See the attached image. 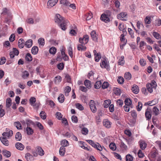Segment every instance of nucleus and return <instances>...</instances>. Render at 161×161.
<instances>
[{"label":"nucleus","instance_id":"nucleus-1","mask_svg":"<svg viewBox=\"0 0 161 161\" xmlns=\"http://www.w3.org/2000/svg\"><path fill=\"white\" fill-rule=\"evenodd\" d=\"M54 21L62 30L65 31L66 29L68 21L67 20L64 19L59 14H56L54 18Z\"/></svg>","mask_w":161,"mask_h":161},{"label":"nucleus","instance_id":"nucleus-2","mask_svg":"<svg viewBox=\"0 0 161 161\" xmlns=\"http://www.w3.org/2000/svg\"><path fill=\"white\" fill-rule=\"evenodd\" d=\"M90 109L93 113H95L97 111V108L95 106V103L93 100H91L89 103Z\"/></svg>","mask_w":161,"mask_h":161},{"label":"nucleus","instance_id":"nucleus-3","mask_svg":"<svg viewBox=\"0 0 161 161\" xmlns=\"http://www.w3.org/2000/svg\"><path fill=\"white\" fill-rule=\"evenodd\" d=\"M58 0H49L47 3L48 8H50L57 3Z\"/></svg>","mask_w":161,"mask_h":161},{"label":"nucleus","instance_id":"nucleus-4","mask_svg":"<svg viewBox=\"0 0 161 161\" xmlns=\"http://www.w3.org/2000/svg\"><path fill=\"white\" fill-rule=\"evenodd\" d=\"M95 56V60L97 62L99 61L100 59L101 58V55L100 53H97L96 51L95 50L93 51Z\"/></svg>","mask_w":161,"mask_h":161},{"label":"nucleus","instance_id":"nucleus-5","mask_svg":"<svg viewBox=\"0 0 161 161\" xmlns=\"http://www.w3.org/2000/svg\"><path fill=\"white\" fill-rule=\"evenodd\" d=\"M127 14L125 12L120 13L119 14L117 15V18L118 19H120L123 21H126V19L123 18L125 17Z\"/></svg>","mask_w":161,"mask_h":161},{"label":"nucleus","instance_id":"nucleus-6","mask_svg":"<svg viewBox=\"0 0 161 161\" xmlns=\"http://www.w3.org/2000/svg\"><path fill=\"white\" fill-rule=\"evenodd\" d=\"M100 19L101 20L107 23L110 21V19L109 17L106 16L104 14H102L101 16Z\"/></svg>","mask_w":161,"mask_h":161},{"label":"nucleus","instance_id":"nucleus-7","mask_svg":"<svg viewBox=\"0 0 161 161\" xmlns=\"http://www.w3.org/2000/svg\"><path fill=\"white\" fill-rule=\"evenodd\" d=\"M100 66L101 67H104L107 69H108L109 68V65L107 63L106 60L103 61L102 63L100 64Z\"/></svg>","mask_w":161,"mask_h":161},{"label":"nucleus","instance_id":"nucleus-8","mask_svg":"<svg viewBox=\"0 0 161 161\" xmlns=\"http://www.w3.org/2000/svg\"><path fill=\"white\" fill-rule=\"evenodd\" d=\"M25 158L27 161H33L34 160L33 156L30 153H26Z\"/></svg>","mask_w":161,"mask_h":161},{"label":"nucleus","instance_id":"nucleus-9","mask_svg":"<svg viewBox=\"0 0 161 161\" xmlns=\"http://www.w3.org/2000/svg\"><path fill=\"white\" fill-rule=\"evenodd\" d=\"M0 140L3 145L6 146H8L9 145V142L5 137H0Z\"/></svg>","mask_w":161,"mask_h":161},{"label":"nucleus","instance_id":"nucleus-10","mask_svg":"<svg viewBox=\"0 0 161 161\" xmlns=\"http://www.w3.org/2000/svg\"><path fill=\"white\" fill-rule=\"evenodd\" d=\"M145 115L147 120H149L151 119L152 117L151 111L150 110H149L148 108L146 110Z\"/></svg>","mask_w":161,"mask_h":161},{"label":"nucleus","instance_id":"nucleus-11","mask_svg":"<svg viewBox=\"0 0 161 161\" xmlns=\"http://www.w3.org/2000/svg\"><path fill=\"white\" fill-rule=\"evenodd\" d=\"M15 146L19 150H22L24 148V146L21 143L17 142L15 144Z\"/></svg>","mask_w":161,"mask_h":161},{"label":"nucleus","instance_id":"nucleus-12","mask_svg":"<svg viewBox=\"0 0 161 161\" xmlns=\"http://www.w3.org/2000/svg\"><path fill=\"white\" fill-rule=\"evenodd\" d=\"M25 41L23 39L21 38L18 41V45L20 48H23L25 45Z\"/></svg>","mask_w":161,"mask_h":161},{"label":"nucleus","instance_id":"nucleus-13","mask_svg":"<svg viewBox=\"0 0 161 161\" xmlns=\"http://www.w3.org/2000/svg\"><path fill=\"white\" fill-rule=\"evenodd\" d=\"M32 45V40L29 39L26 41L25 44V46L27 48H30Z\"/></svg>","mask_w":161,"mask_h":161},{"label":"nucleus","instance_id":"nucleus-14","mask_svg":"<svg viewBox=\"0 0 161 161\" xmlns=\"http://www.w3.org/2000/svg\"><path fill=\"white\" fill-rule=\"evenodd\" d=\"M91 35L92 40L95 42H97V38L96 36V32L95 31H92L91 32Z\"/></svg>","mask_w":161,"mask_h":161},{"label":"nucleus","instance_id":"nucleus-15","mask_svg":"<svg viewBox=\"0 0 161 161\" xmlns=\"http://www.w3.org/2000/svg\"><path fill=\"white\" fill-rule=\"evenodd\" d=\"M139 145L141 148L142 150H144L146 147L147 144L144 141H140Z\"/></svg>","mask_w":161,"mask_h":161},{"label":"nucleus","instance_id":"nucleus-16","mask_svg":"<svg viewBox=\"0 0 161 161\" xmlns=\"http://www.w3.org/2000/svg\"><path fill=\"white\" fill-rule=\"evenodd\" d=\"M131 90L133 92L136 94H137L139 91L138 86L135 85H133Z\"/></svg>","mask_w":161,"mask_h":161},{"label":"nucleus","instance_id":"nucleus-17","mask_svg":"<svg viewBox=\"0 0 161 161\" xmlns=\"http://www.w3.org/2000/svg\"><path fill=\"white\" fill-rule=\"evenodd\" d=\"M14 125L18 130H21L23 127L20 123L19 121L15 122L14 123Z\"/></svg>","mask_w":161,"mask_h":161},{"label":"nucleus","instance_id":"nucleus-18","mask_svg":"<svg viewBox=\"0 0 161 161\" xmlns=\"http://www.w3.org/2000/svg\"><path fill=\"white\" fill-rule=\"evenodd\" d=\"M26 131L27 134L28 135H31L34 133V131L32 128L30 127H27L26 128Z\"/></svg>","mask_w":161,"mask_h":161},{"label":"nucleus","instance_id":"nucleus-19","mask_svg":"<svg viewBox=\"0 0 161 161\" xmlns=\"http://www.w3.org/2000/svg\"><path fill=\"white\" fill-rule=\"evenodd\" d=\"M65 148L64 146H61L59 149V153L61 156H64L65 153Z\"/></svg>","mask_w":161,"mask_h":161},{"label":"nucleus","instance_id":"nucleus-20","mask_svg":"<svg viewBox=\"0 0 161 161\" xmlns=\"http://www.w3.org/2000/svg\"><path fill=\"white\" fill-rule=\"evenodd\" d=\"M38 51V48L37 47L35 46L33 47L31 49V53L33 54H36Z\"/></svg>","mask_w":161,"mask_h":161},{"label":"nucleus","instance_id":"nucleus-21","mask_svg":"<svg viewBox=\"0 0 161 161\" xmlns=\"http://www.w3.org/2000/svg\"><path fill=\"white\" fill-rule=\"evenodd\" d=\"M93 147L100 151H101L103 150V148L101 146L98 142L95 143Z\"/></svg>","mask_w":161,"mask_h":161},{"label":"nucleus","instance_id":"nucleus-22","mask_svg":"<svg viewBox=\"0 0 161 161\" xmlns=\"http://www.w3.org/2000/svg\"><path fill=\"white\" fill-rule=\"evenodd\" d=\"M37 150L39 155L42 156L44 154V152L41 147H37Z\"/></svg>","mask_w":161,"mask_h":161},{"label":"nucleus","instance_id":"nucleus-23","mask_svg":"<svg viewBox=\"0 0 161 161\" xmlns=\"http://www.w3.org/2000/svg\"><path fill=\"white\" fill-rule=\"evenodd\" d=\"M2 153L3 154L6 156L7 158L9 157L11 155V153L10 152L6 150H3Z\"/></svg>","mask_w":161,"mask_h":161},{"label":"nucleus","instance_id":"nucleus-24","mask_svg":"<svg viewBox=\"0 0 161 161\" xmlns=\"http://www.w3.org/2000/svg\"><path fill=\"white\" fill-rule=\"evenodd\" d=\"M58 99L60 103H63L64 100V95L62 94H60Z\"/></svg>","mask_w":161,"mask_h":161},{"label":"nucleus","instance_id":"nucleus-25","mask_svg":"<svg viewBox=\"0 0 161 161\" xmlns=\"http://www.w3.org/2000/svg\"><path fill=\"white\" fill-rule=\"evenodd\" d=\"M25 59L27 61H31L32 60V58L31 55L29 53H27L26 55Z\"/></svg>","mask_w":161,"mask_h":161},{"label":"nucleus","instance_id":"nucleus-26","mask_svg":"<svg viewBox=\"0 0 161 161\" xmlns=\"http://www.w3.org/2000/svg\"><path fill=\"white\" fill-rule=\"evenodd\" d=\"M85 46L82 44H79L77 46V49L79 51H85L86 49Z\"/></svg>","mask_w":161,"mask_h":161},{"label":"nucleus","instance_id":"nucleus-27","mask_svg":"<svg viewBox=\"0 0 161 161\" xmlns=\"http://www.w3.org/2000/svg\"><path fill=\"white\" fill-rule=\"evenodd\" d=\"M15 139L18 141H20L22 139L21 134L19 132H17L15 136Z\"/></svg>","mask_w":161,"mask_h":161},{"label":"nucleus","instance_id":"nucleus-28","mask_svg":"<svg viewBox=\"0 0 161 161\" xmlns=\"http://www.w3.org/2000/svg\"><path fill=\"white\" fill-rule=\"evenodd\" d=\"M62 78L60 76H57L55 77L54 82L56 84H58L61 81Z\"/></svg>","mask_w":161,"mask_h":161},{"label":"nucleus","instance_id":"nucleus-29","mask_svg":"<svg viewBox=\"0 0 161 161\" xmlns=\"http://www.w3.org/2000/svg\"><path fill=\"white\" fill-rule=\"evenodd\" d=\"M103 125L107 128H110L111 126L110 122L108 120H105L103 122Z\"/></svg>","mask_w":161,"mask_h":161},{"label":"nucleus","instance_id":"nucleus-30","mask_svg":"<svg viewBox=\"0 0 161 161\" xmlns=\"http://www.w3.org/2000/svg\"><path fill=\"white\" fill-rule=\"evenodd\" d=\"M111 103V101L110 100H105L104 101L103 105L105 108H107Z\"/></svg>","mask_w":161,"mask_h":161},{"label":"nucleus","instance_id":"nucleus-31","mask_svg":"<svg viewBox=\"0 0 161 161\" xmlns=\"http://www.w3.org/2000/svg\"><path fill=\"white\" fill-rule=\"evenodd\" d=\"M125 63L124 60V57L123 56H121L120 58L119 59L118 62V64L121 65H123Z\"/></svg>","mask_w":161,"mask_h":161},{"label":"nucleus","instance_id":"nucleus-32","mask_svg":"<svg viewBox=\"0 0 161 161\" xmlns=\"http://www.w3.org/2000/svg\"><path fill=\"white\" fill-rule=\"evenodd\" d=\"M90 81L86 80L84 81V84L86 87L88 89H90L91 88Z\"/></svg>","mask_w":161,"mask_h":161},{"label":"nucleus","instance_id":"nucleus-33","mask_svg":"<svg viewBox=\"0 0 161 161\" xmlns=\"http://www.w3.org/2000/svg\"><path fill=\"white\" fill-rule=\"evenodd\" d=\"M25 122L27 126V127H29L31 125H34L35 124L33 122L29 119H26L25 120Z\"/></svg>","mask_w":161,"mask_h":161},{"label":"nucleus","instance_id":"nucleus-34","mask_svg":"<svg viewBox=\"0 0 161 161\" xmlns=\"http://www.w3.org/2000/svg\"><path fill=\"white\" fill-rule=\"evenodd\" d=\"M56 48L54 47H52L49 50V53L52 54H54L56 52Z\"/></svg>","mask_w":161,"mask_h":161},{"label":"nucleus","instance_id":"nucleus-35","mask_svg":"<svg viewBox=\"0 0 161 161\" xmlns=\"http://www.w3.org/2000/svg\"><path fill=\"white\" fill-rule=\"evenodd\" d=\"M12 100L10 98H8L6 100V107L9 108L11 105Z\"/></svg>","mask_w":161,"mask_h":161},{"label":"nucleus","instance_id":"nucleus-36","mask_svg":"<svg viewBox=\"0 0 161 161\" xmlns=\"http://www.w3.org/2000/svg\"><path fill=\"white\" fill-rule=\"evenodd\" d=\"M102 83L100 81L96 82L94 85V87L96 89H99L101 86Z\"/></svg>","mask_w":161,"mask_h":161},{"label":"nucleus","instance_id":"nucleus-37","mask_svg":"<svg viewBox=\"0 0 161 161\" xmlns=\"http://www.w3.org/2000/svg\"><path fill=\"white\" fill-rule=\"evenodd\" d=\"M124 77L126 79L128 80H129L131 78V74L129 72L125 73L124 75Z\"/></svg>","mask_w":161,"mask_h":161},{"label":"nucleus","instance_id":"nucleus-38","mask_svg":"<svg viewBox=\"0 0 161 161\" xmlns=\"http://www.w3.org/2000/svg\"><path fill=\"white\" fill-rule=\"evenodd\" d=\"M71 90V88L69 86H66L65 89V95L66 96H68L69 95V93L70 92Z\"/></svg>","mask_w":161,"mask_h":161},{"label":"nucleus","instance_id":"nucleus-39","mask_svg":"<svg viewBox=\"0 0 161 161\" xmlns=\"http://www.w3.org/2000/svg\"><path fill=\"white\" fill-rule=\"evenodd\" d=\"M147 88L148 91L150 93H152L153 92V88L152 87V86L150 84V83H148L147 84Z\"/></svg>","mask_w":161,"mask_h":161},{"label":"nucleus","instance_id":"nucleus-40","mask_svg":"<svg viewBox=\"0 0 161 161\" xmlns=\"http://www.w3.org/2000/svg\"><path fill=\"white\" fill-rule=\"evenodd\" d=\"M126 161H132L133 160V157L130 154H127L126 156Z\"/></svg>","mask_w":161,"mask_h":161},{"label":"nucleus","instance_id":"nucleus-41","mask_svg":"<svg viewBox=\"0 0 161 161\" xmlns=\"http://www.w3.org/2000/svg\"><path fill=\"white\" fill-rule=\"evenodd\" d=\"M110 148L112 151H115L116 149V146L114 143H111L109 145Z\"/></svg>","mask_w":161,"mask_h":161},{"label":"nucleus","instance_id":"nucleus-42","mask_svg":"<svg viewBox=\"0 0 161 161\" xmlns=\"http://www.w3.org/2000/svg\"><path fill=\"white\" fill-rule=\"evenodd\" d=\"M2 106L0 105V118L3 117L5 114V112L4 109H2Z\"/></svg>","mask_w":161,"mask_h":161},{"label":"nucleus","instance_id":"nucleus-43","mask_svg":"<svg viewBox=\"0 0 161 161\" xmlns=\"http://www.w3.org/2000/svg\"><path fill=\"white\" fill-rule=\"evenodd\" d=\"M125 103L126 105L128 106H129L131 105V101L130 99L127 98L125 99Z\"/></svg>","mask_w":161,"mask_h":161},{"label":"nucleus","instance_id":"nucleus-44","mask_svg":"<svg viewBox=\"0 0 161 161\" xmlns=\"http://www.w3.org/2000/svg\"><path fill=\"white\" fill-rule=\"evenodd\" d=\"M120 147L123 150H126L127 149V146L122 142H121Z\"/></svg>","mask_w":161,"mask_h":161},{"label":"nucleus","instance_id":"nucleus-45","mask_svg":"<svg viewBox=\"0 0 161 161\" xmlns=\"http://www.w3.org/2000/svg\"><path fill=\"white\" fill-rule=\"evenodd\" d=\"M61 143L63 145L62 146H64V147L67 146L69 144L68 142L66 140H63L61 142Z\"/></svg>","mask_w":161,"mask_h":161},{"label":"nucleus","instance_id":"nucleus-46","mask_svg":"<svg viewBox=\"0 0 161 161\" xmlns=\"http://www.w3.org/2000/svg\"><path fill=\"white\" fill-rule=\"evenodd\" d=\"M29 101L30 104L31 105H33V104H34L35 103L36 101V99L35 97H31L30 98Z\"/></svg>","mask_w":161,"mask_h":161},{"label":"nucleus","instance_id":"nucleus-47","mask_svg":"<svg viewBox=\"0 0 161 161\" xmlns=\"http://www.w3.org/2000/svg\"><path fill=\"white\" fill-rule=\"evenodd\" d=\"M60 3L66 6H68L70 4V3L67 0H61Z\"/></svg>","mask_w":161,"mask_h":161},{"label":"nucleus","instance_id":"nucleus-48","mask_svg":"<svg viewBox=\"0 0 161 161\" xmlns=\"http://www.w3.org/2000/svg\"><path fill=\"white\" fill-rule=\"evenodd\" d=\"M82 38L83 39L84 41V45L86 44L88 42V36L87 35H85Z\"/></svg>","mask_w":161,"mask_h":161},{"label":"nucleus","instance_id":"nucleus-49","mask_svg":"<svg viewBox=\"0 0 161 161\" xmlns=\"http://www.w3.org/2000/svg\"><path fill=\"white\" fill-rule=\"evenodd\" d=\"M65 80L67 82L70 83L71 81L70 76L68 74H65Z\"/></svg>","mask_w":161,"mask_h":161},{"label":"nucleus","instance_id":"nucleus-50","mask_svg":"<svg viewBox=\"0 0 161 161\" xmlns=\"http://www.w3.org/2000/svg\"><path fill=\"white\" fill-rule=\"evenodd\" d=\"M114 93L116 95H120L121 92L120 89L119 88H116L114 90Z\"/></svg>","mask_w":161,"mask_h":161},{"label":"nucleus","instance_id":"nucleus-51","mask_svg":"<svg viewBox=\"0 0 161 161\" xmlns=\"http://www.w3.org/2000/svg\"><path fill=\"white\" fill-rule=\"evenodd\" d=\"M153 113L155 115H157L159 113V110L157 108L154 107L153 109Z\"/></svg>","mask_w":161,"mask_h":161},{"label":"nucleus","instance_id":"nucleus-52","mask_svg":"<svg viewBox=\"0 0 161 161\" xmlns=\"http://www.w3.org/2000/svg\"><path fill=\"white\" fill-rule=\"evenodd\" d=\"M38 43L39 45L43 46L44 44V39L42 38H40L38 40Z\"/></svg>","mask_w":161,"mask_h":161},{"label":"nucleus","instance_id":"nucleus-53","mask_svg":"<svg viewBox=\"0 0 161 161\" xmlns=\"http://www.w3.org/2000/svg\"><path fill=\"white\" fill-rule=\"evenodd\" d=\"M117 81L119 84H123L124 82V79L123 77L121 76H119L117 79Z\"/></svg>","mask_w":161,"mask_h":161},{"label":"nucleus","instance_id":"nucleus-54","mask_svg":"<svg viewBox=\"0 0 161 161\" xmlns=\"http://www.w3.org/2000/svg\"><path fill=\"white\" fill-rule=\"evenodd\" d=\"M142 106V104L141 102H138V105L137 107V109L138 111L141 110Z\"/></svg>","mask_w":161,"mask_h":161},{"label":"nucleus","instance_id":"nucleus-55","mask_svg":"<svg viewBox=\"0 0 161 161\" xmlns=\"http://www.w3.org/2000/svg\"><path fill=\"white\" fill-rule=\"evenodd\" d=\"M75 105L76 106V107L80 110H82L84 109V107L82 105L79 103H77Z\"/></svg>","mask_w":161,"mask_h":161},{"label":"nucleus","instance_id":"nucleus-56","mask_svg":"<svg viewBox=\"0 0 161 161\" xmlns=\"http://www.w3.org/2000/svg\"><path fill=\"white\" fill-rule=\"evenodd\" d=\"M81 131L82 134L84 135H87L88 134V129L86 127L83 128L82 129Z\"/></svg>","mask_w":161,"mask_h":161},{"label":"nucleus","instance_id":"nucleus-57","mask_svg":"<svg viewBox=\"0 0 161 161\" xmlns=\"http://www.w3.org/2000/svg\"><path fill=\"white\" fill-rule=\"evenodd\" d=\"M131 116L133 118L136 119L137 117V114L135 110H133L130 112Z\"/></svg>","mask_w":161,"mask_h":161},{"label":"nucleus","instance_id":"nucleus-58","mask_svg":"<svg viewBox=\"0 0 161 161\" xmlns=\"http://www.w3.org/2000/svg\"><path fill=\"white\" fill-rule=\"evenodd\" d=\"M40 115L42 119H46V116L44 111H41L40 114Z\"/></svg>","mask_w":161,"mask_h":161},{"label":"nucleus","instance_id":"nucleus-59","mask_svg":"<svg viewBox=\"0 0 161 161\" xmlns=\"http://www.w3.org/2000/svg\"><path fill=\"white\" fill-rule=\"evenodd\" d=\"M68 53L70 56L72 58L73 55L72 48L71 47H69L68 48Z\"/></svg>","mask_w":161,"mask_h":161},{"label":"nucleus","instance_id":"nucleus-60","mask_svg":"<svg viewBox=\"0 0 161 161\" xmlns=\"http://www.w3.org/2000/svg\"><path fill=\"white\" fill-rule=\"evenodd\" d=\"M29 75L28 72L27 71H25L23 73L22 77L23 78L25 79L26 77H28Z\"/></svg>","mask_w":161,"mask_h":161},{"label":"nucleus","instance_id":"nucleus-61","mask_svg":"<svg viewBox=\"0 0 161 161\" xmlns=\"http://www.w3.org/2000/svg\"><path fill=\"white\" fill-rule=\"evenodd\" d=\"M64 67V64L63 63H61L57 65V67L58 69L60 70L63 69Z\"/></svg>","mask_w":161,"mask_h":161},{"label":"nucleus","instance_id":"nucleus-62","mask_svg":"<svg viewBox=\"0 0 161 161\" xmlns=\"http://www.w3.org/2000/svg\"><path fill=\"white\" fill-rule=\"evenodd\" d=\"M145 22L146 24H150L151 23V18L149 16H147L145 19Z\"/></svg>","mask_w":161,"mask_h":161},{"label":"nucleus","instance_id":"nucleus-63","mask_svg":"<svg viewBox=\"0 0 161 161\" xmlns=\"http://www.w3.org/2000/svg\"><path fill=\"white\" fill-rule=\"evenodd\" d=\"M6 58L5 57H2L0 59V65H2L5 63L6 61Z\"/></svg>","mask_w":161,"mask_h":161},{"label":"nucleus","instance_id":"nucleus-64","mask_svg":"<svg viewBox=\"0 0 161 161\" xmlns=\"http://www.w3.org/2000/svg\"><path fill=\"white\" fill-rule=\"evenodd\" d=\"M109 86V84L108 82H104L102 86V87L103 89H104L107 88Z\"/></svg>","mask_w":161,"mask_h":161}]
</instances>
